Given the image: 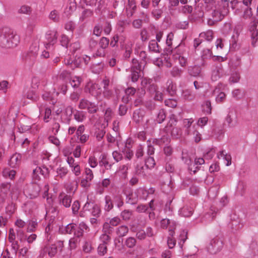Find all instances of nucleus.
Returning <instances> with one entry per match:
<instances>
[{
  "label": "nucleus",
  "instance_id": "nucleus-63",
  "mask_svg": "<svg viewBox=\"0 0 258 258\" xmlns=\"http://www.w3.org/2000/svg\"><path fill=\"white\" fill-rule=\"evenodd\" d=\"M76 27L75 23L72 21H69L65 24V29L73 32Z\"/></svg>",
  "mask_w": 258,
  "mask_h": 258
},
{
  "label": "nucleus",
  "instance_id": "nucleus-4",
  "mask_svg": "<svg viewBox=\"0 0 258 258\" xmlns=\"http://www.w3.org/2000/svg\"><path fill=\"white\" fill-rule=\"evenodd\" d=\"M46 41L45 46L46 49H50L57 42V32L55 31H48L45 35Z\"/></svg>",
  "mask_w": 258,
  "mask_h": 258
},
{
  "label": "nucleus",
  "instance_id": "nucleus-48",
  "mask_svg": "<svg viewBox=\"0 0 258 258\" xmlns=\"http://www.w3.org/2000/svg\"><path fill=\"white\" fill-rule=\"evenodd\" d=\"M147 91L149 92L151 95H154L158 90V87L156 84L154 83L153 81L149 84L148 87L146 89Z\"/></svg>",
  "mask_w": 258,
  "mask_h": 258
},
{
  "label": "nucleus",
  "instance_id": "nucleus-20",
  "mask_svg": "<svg viewBox=\"0 0 258 258\" xmlns=\"http://www.w3.org/2000/svg\"><path fill=\"white\" fill-rule=\"evenodd\" d=\"M168 83L169 84L167 89L166 91L169 93V94L172 96H174L176 94V91H177V87L175 83H173L172 82H168Z\"/></svg>",
  "mask_w": 258,
  "mask_h": 258
},
{
  "label": "nucleus",
  "instance_id": "nucleus-64",
  "mask_svg": "<svg viewBox=\"0 0 258 258\" xmlns=\"http://www.w3.org/2000/svg\"><path fill=\"white\" fill-rule=\"evenodd\" d=\"M250 247L253 250H256V252L254 251L255 254H258V239L253 240L250 244Z\"/></svg>",
  "mask_w": 258,
  "mask_h": 258
},
{
  "label": "nucleus",
  "instance_id": "nucleus-15",
  "mask_svg": "<svg viewBox=\"0 0 258 258\" xmlns=\"http://www.w3.org/2000/svg\"><path fill=\"white\" fill-rule=\"evenodd\" d=\"M182 96L184 99L191 101L196 98V95L189 89H185L182 91Z\"/></svg>",
  "mask_w": 258,
  "mask_h": 258
},
{
  "label": "nucleus",
  "instance_id": "nucleus-5",
  "mask_svg": "<svg viewBox=\"0 0 258 258\" xmlns=\"http://www.w3.org/2000/svg\"><path fill=\"white\" fill-rule=\"evenodd\" d=\"M229 0H217V6L225 15H227L229 13Z\"/></svg>",
  "mask_w": 258,
  "mask_h": 258
},
{
  "label": "nucleus",
  "instance_id": "nucleus-39",
  "mask_svg": "<svg viewBox=\"0 0 258 258\" xmlns=\"http://www.w3.org/2000/svg\"><path fill=\"white\" fill-rule=\"evenodd\" d=\"M49 18L54 22H59L60 19L59 13L55 10H53L50 12Z\"/></svg>",
  "mask_w": 258,
  "mask_h": 258
},
{
  "label": "nucleus",
  "instance_id": "nucleus-24",
  "mask_svg": "<svg viewBox=\"0 0 258 258\" xmlns=\"http://www.w3.org/2000/svg\"><path fill=\"white\" fill-rule=\"evenodd\" d=\"M100 159L101 160L99 161V163L101 166H104L107 170L110 169L111 168L112 164L109 163L106 155H101Z\"/></svg>",
  "mask_w": 258,
  "mask_h": 258
},
{
  "label": "nucleus",
  "instance_id": "nucleus-21",
  "mask_svg": "<svg viewBox=\"0 0 258 258\" xmlns=\"http://www.w3.org/2000/svg\"><path fill=\"white\" fill-rule=\"evenodd\" d=\"M82 81V79L81 77L79 76H74L71 78L70 79V83L71 86L74 88H79L81 83Z\"/></svg>",
  "mask_w": 258,
  "mask_h": 258
},
{
  "label": "nucleus",
  "instance_id": "nucleus-9",
  "mask_svg": "<svg viewBox=\"0 0 258 258\" xmlns=\"http://www.w3.org/2000/svg\"><path fill=\"white\" fill-rule=\"evenodd\" d=\"M249 31L251 33V44L255 47V43L258 40V30L256 29V25L253 24L250 26Z\"/></svg>",
  "mask_w": 258,
  "mask_h": 258
},
{
  "label": "nucleus",
  "instance_id": "nucleus-25",
  "mask_svg": "<svg viewBox=\"0 0 258 258\" xmlns=\"http://www.w3.org/2000/svg\"><path fill=\"white\" fill-rule=\"evenodd\" d=\"M166 117V111L164 109H161L157 115L156 121L158 123H162L165 120Z\"/></svg>",
  "mask_w": 258,
  "mask_h": 258
},
{
  "label": "nucleus",
  "instance_id": "nucleus-46",
  "mask_svg": "<svg viewBox=\"0 0 258 258\" xmlns=\"http://www.w3.org/2000/svg\"><path fill=\"white\" fill-rule=\"evenodd\" d=\"M200 36L205 37L206 40L210 41L213 38V32L212 30H209L206 32L201 33Z\"/></svg>",
  "mask_w": 258,
  "mask_h": 258
},
{
  "label": "nucleus",
  "instance_id": "nucleus-8",
  "mask_svg": "<svg viewBox=\"0 0 258 258\" xmlns=\"http://www.w3.org/2000/svg\"><path fill=\"white\" fill-rule=\"evenodd\" d=\"M188 73L190 76L194 77H202V69L199 66L195 65L194 66L189 67Z\"/></svg>",
  "mask_w": 258,
  "mask_h": 258
},
{
  "label": "nucleus",
  "instance_id": "nucleus-6",
  "mask_svg": "<svg viewBox=\"0 0 258 258\" xmlns=\"http://www.w3.org/2000/svg\"><path fill=\"white\" fill-rule=\"evenodd\" d=\"M211 11H212L211 16L215 22L221 21L225 17V15L220 10V9L217 7V6H216V8H214V10H212Z\"/></svg>",
  "mask_w": 258,
  "mask_h": 258
},
{
  "label": "nucleus",
  "instance_id": "nucleus-57",
  "mask_svg": "<svg viewBox=\"0 0 258 258\" xmlns=\"http://www.w3.org/2000/svg\"><path fill=\"white\" fill-rule=\"evenodd\" d=\"M175 59H178L179 63L181 67H185L186 64L187 58L185 56L179 55V56H173Z\"/></svg>",
  "mask_w": 258,
  "mask_h": 258
},
{
  "label": "nucleus",
  "instance_id": "nucleus-47",
  "mask_svg": "<svg viewBox=\"0 0 258 258\" xmlns=\"http://www.w3.org/2000/svg\"><path fill=\"white\" fill-rule=\"evenodd\" d=\"M132 215V212L129 210H124V211H122L120 214V216L122 219L125 221L129 220Z\"/></svg>",
  "mask_w": 258,
  "mask_h": 258
},
{
  "label": "nucleus",
  "instance_id": "nucleus-33",
  "mask_svg": "<svg viewBox=\"0 0 258 258\" xmlns=\"http://www.w3.org/2000/svg\"><path fill=\"white\" fill-rule=\"evenodd\" d=\"M137 240L135 238L130 237L126 239L124 242V245L128 248H132L135 246Z\"/></svg>",
  "mask_w": 258,
  "mask_h": 258
},
{
  "label": "nucleus",
  "instance_id": "nucleus-23",
  "mask_svg": "<svg viewBox=\"0 0 258 258\" xmlns=\"http://www.w3.org/2000/svg\"><path fill=\"white\" fill-rule=\"evenodd\" d=\"M138 202V198L135 195H134L132 191L129 192L126 194V202L131 205H135Z\"/></svg>",
  "mask_w": 258,
  "mask_h": 258
},
{
  "label": "nucleus",
  "instance_id": "nucleus-45",
  "mask_svg": "<svg viewBox=\"0 0 258 258\" xmlns=\"http://www.w3.org/2000/svg\"><path fill=\"white\" fill-rule=\"evenodd\" d=\"M33 48H34L33 49H32L30 51L29 54H28V56H27L26 58V61H28V59H29V57H30V56H32V61H34V58H35L36 55H37V51H38V47H37L36 46H35L34 47H30V49H32Z\"/></svg>",
  "mask_w": 258,
  "mask_h": 258
},
{
  "label": "nucleus",
  "instance_id": "nucleus-55",
  "mask_svg": "<svg viewBox=\"0 0 258 258\" xmlns=\"http://www.w3.org/2000/svg\"><path fill=\"white\" fill-rule=\"evenodd\" d=\"M15 206L13 204L11 203L9 204L6 207V212L7 214H8L10 216H11L12 214H13L15 211Z\"/></svg>",
  "mask_w": 258,
  "mask_h": 258
},
{
  "label": "nucleus",
  "instance_id": "nucleus-52",
  "mask_svg": "<svg viewBox=\"0 0 258 258\" xmlns=\"http://www.w3.org/2000/svg\"><path fill=\"white\" fill-rule=\"evenodd\" d=\"M100 212L101 210L99 206L95 204L92 208V215L95 217H98L100 216Z\"/></svg>",
  "mask_w": 258,
  "mask_h": 258
},
{
  "label": "nucleus",
  "instance_id": "nucleus-14",
  "mask_svg": "<svg viewBox=\"0 0 258 258\" xmlns=\"http://www.w3.org/2000/svg\"><path fill=\"white\" fill-rule=\"evenodd\" d=\"M144 117V112L140 109L136 110L133 113V118L136 123H139L141 122Z\"/></svg>",
  "mask_w": 258,
  "mask_h": 258
},
{
  "label": "nucleus",
  "instance_id": "nucleus-43",
  "mask_svg": "<svg viewBox=\"0 0 258 258\" xmlns=\"http://www.w3.org/2000/svg\"><path fill=\"white\" fill-rule=\"evenodd\" d=\"M113 202L116 205L118 208H120L123 205V202L121 196L116 195L113 197Z\"/></svg>",
  "mask_w": 258,
  "mask_h": 258
},
{
  "label": "nucleus",
  "instance_id": "nucleus-19",
  "mask_svg": "<svg viewBox=\"0 0 258 258\" xmlns=\"http://www.w3.org/2000/svg\"><path fill=\"white\" fill-rule=\"evenodd\" d=\"M148 169L146 165H137L136 167V173L139 176L145 177L146 176V171Z\"/></svg>",
  "mask_w": 258,
  "mask_h": 258
},
{
  "label": "nucleus",
  "instance_id": "nucleus-50",
  "mask_svg": "<svg viewBox=\"0 0 258 258\" xmlns=\"http://www.w3.org/2000/svg\"><path fill=\"white\" fill-rule=\"evenodd\" d=\"M155 165V161L152 157L150 156L145 160V165L148 169L154 167Z\"/></svg>",
  "mask_w": 258,
  "mask_h": 258
},
{
  "label": "nucleus",
  "instance_id": "nucleus-49",
  "mask_svg": "<svg viewBox=\"0 0 258 258\" xmlns=\"http://www.w3.org/2000/svg\"><path fill=\"white\" fill-rule=\"evenodd\" d=\"M76 227L77 225L76 224L73 223H70L65 227L64 230L66 231V233L68 234H71L74 232V231L76 229Z\"/></svg>",
  "mask_w": 258,
  "mask_h": 258
},
{
  "label": "nucleus",
  "instance_id": "nucleus-3",
  "mask_svg": "<svg viewBox=\"0 0 258 258\" xmlns=\"http://www.w3.org/2000/svg\"><path fill=\"white\" fill-rule=\"evenodd\" d=\"M223 241L219 237L216 236L211 239L207 248L209 252L216 254L219 252L223 247Z\"/></svg>",
  "mask_w": 258,
  "mask_h": 258
},
{
  "label": "nucleus",
  "instance_id": "nucleus-10",
  "mask_svg": "<svg viewBox=\"0 0 258 258\" xmlns=\"http://www.w3.org/2000/svg\"><path fill=\"white\" fill-rule=\"evenodd\" d=\"M60 202L66 208L70 207L72 202V199L70 196L61 193L58 196Z\"/></svg>",
  "mask_w": 258,
  "mask_h": 258
},
{
  "label": "nucleus",
  "instance_id": "nucleus-60",
  "mask_svg": "<svg viewBox=\"0 0 258 258\" xmlns=\"http://www.w3.org/2000/svg\"><path fill=\"white\" fill-rule=\"evenodd\" d=\"M136 89L134 87H128L125 90V94L127 96L126 97V102L129 101L128 96L134 95L136 93Z\"/></svg>",
  "mask_w": 258,
  "mask_h": 258
},
{
  "label": "nucleus",
  "instance_id": "nucleus-62",
  "mask_svg": "<svg viewBox=\"0 0 258 258\" xmlns=\"http://www.w3.org/2000/svg\"><path fill=\"white\" fill-rule=\"evenodd\" d=\"M110 224L107 222L104 223L103 226V231L104 233L111 234L112 232L113 227L110 226Z\"/></svg>",
  "mask_w": 258,
  "mask_h": 258
},
{
  "label": "nucleus",
  "instance_id": "nucleus-7",
  "mask_svg": "<svg viewBox=\"0 0 258 258\" xmlns=\"http://www.w3.org/2000/svg\"><path fill=\"white\" fill-rule=\"evenodd\" d=\"M171 139L170 136L168 134L162 136L160 138L154 139L153 144L161 146L164 144L165 146L168 145L170 142Z\"/></svg>",
  "mask_w": 258,
  "mask_h": 258
},
{
  "label": "nucleus",
  "instance_id": "nucleus-58",
  "mask_svg": "<svg viewBox=\"0 0 258 258\" xmlns=\"http://www.w3.org/2000/svg\"><path fill=\"white\" fill-rule=\"evenodd\" d=\"M57 252V250L54 244H51L50 246H48V255L50 257L54 256Z\"/></svg>",
  "mask_w": 258,
  "mask_h": 258
},
{
  "label": "nucleus",
  "instance_id": "nucleus-31",
  "mask_svg": "<svg viewBox=\"0 0 258 258\" xmlns=\"http://www.w3.org/2000/svg\"><path fill=\"white\" fill-rule=\"evenodd\" d=\"M3 175L6 177H9L11 179H13L16 174V171L14 170L10 169V168H5L3 172Z\"/></svg>",
  "mask_w": 258,
  "mask_h": 258
},
{
  "label": "nucleus",
  "instance_id": "nucleus-34",
  "mask_svg": "<svg viewBox=\"0 0 258 258\" xmlns=\"http://www.w3.org/2000/svg\"><path fill=\"white\" fill-rule=\"evenodd\" d=\"M88 112L89 113L93 114L97 112L98 110V107L97 104H96L94 102H90L87 108Z\"/></svg>",
  "mask_w": 258,
  "mask_h": 258
},
{
  "label": "nucleus",
  "instance_id": "nucleus-30",
  "mask_svg": "<svg viewBox=\"0 0 258 258\" xmlns=\"http://www.w3.org/2000/svg\"><path fill=\"white\" fill-rule=\"evenodd\" d=\"M109 42V39L108 38L102 37L100 38L98 43L100 48L102 49H106L108 47Z\"/></svg>",
  "mask_w": 258,
  "mask_h": 258
},
{
  "label": "nucleus",
  "instance_id": "nucleus-61",
  "mask_svg": "<svg viewBox=\"0 0 258 258\" xmlns=\"http://www.w3.org/2000/svg\"><path fill=\"white\" fill-rule=\"evenodd\" d=\"M68 170L67 168L60 167L57 169L56 172L57 176H59L60 178H63L67 174Z\"/></svg>",
  "mask_w": 258,
  "mask_h": 258
},
{
  "label": "nucleus",
  "instance_id": "nucleus-26",
  "mask_svg": "<svg viewBox=\"0 0 258 258\" xmlns=\"http://www.w3.org/2000/svg\"><path fill=\"white\" fill-rule=\"evenodd\" d=\"M187 232L185 230H183L180 232L178 237V244L181 248H182L183 244L187 238Z\"/></svg>",
  "mask_w": 258,
  "mask_h": 258
},
{
  "label": "nucleus",
  "instance_id": "nucleus-28",
  "mask_svg": "<svg viewBox=\"0 0 258 258\" xmlns=\"http://www.w3.org/2000/svg\"><path fill=\"white\" fill-rule=\"evenodd\" d=\"M105 205L104 207V209L106 211H109L113 208V204L112 201L111 199V197L106 196L105 198Z\"/></svg>",
  "mask_w": 258,
  "mask_h": 258
},
{
  "label": "nucleus",
  "instance_id": "nucleus-56",
  "mask_svg": "<svg viewBox=\"0 0 258 258\" xmlns=\"http://www.w3.org/2000/svg\"><path fill=\"white\" fill-rule=\"evenodd\" d=\"M98 41L91 37L89 40V47L90 50H93L96 49L98 45Z\"/></svg>",
  "mask_w": 258,
  "mask_h": 258
},
{
  "label": "nucleus",
  "instance_id": "nucleus-32",
  "mask_svg": "<svg viewBox=\"0 0 258 258\" xmlns=\"http://www.w3.org/2000/svg\"><path fill=\"white\" fill-rule=\"evenodd\" d=\"M128 227L125 225H121L118 228L117 233L119 237H123L128 233Z\"/></svg>",
  "mask_w": 258,
  "mask_h": 258
},
{
  "label": "nucleus",
  "instance_id": "nucleus-41",
  "mask_svg": "<svg viewBox=\"0 0 258 258\" xmlns=\"http://www.w3.org/2000/svg\"><path fill=\"white\" fill-rule=\"evenodd\" d=\"M70 43L69 38L65 34H62L61 36L60 39V43L61 46L68 48Z\"/></svg>",
  "mask_w": 258,
  "mask_h": 258
},
{
  "label": "nucleus",
  "instance_id": "nucleus-59",
  "mask_svg": "<svg viewBox=\"0 0 258 258\" xmlns=\"http://www.w3.org/2000/svg\"><path fill=\"white\" fill-rule=\"evenodd\" d=\"M214 135L219 140H220L223 137L224 131L220 128H216L214 131Z\"/></svg>",
  "mask_w": 258,
  "mask_h": 258
},
{
  "label": "nucleus",
  "instance_id": "nucleus-22",
  "mask_svg": "<svg viewBox=\"0 0 258 258\" xmlns=\"http://www.w3.org/2000/svg\"><path fill=\"white\" fill-rule=\"evenodd\" d=\"M24 97L32 100L33 101H36L38 100V97L35 92L31 89H29L27 92L24 93Z\"/></svg>",
  "mask_w": 258,
  "mask_h": 258
},
{
  "label": "nucleus",
  "instance_id": "nucleus-17",
  "mask_svg": "<svg viewBox=\"0 0 258 258\" xmlns=\"http://www.w3.org/2000/svg\"><path fill=\"white\" fill-rule=\"evenodd\" d=\"M149 51L154 52H160L161 48L155 40H151L149 43Z\"/></svg>",
  "mask_w": 258,
  "mask_h": 258
},
{
  "label": "nucleus",
  "instance_id": "nucleus-18",
  "mask_svg": "<svg viewBox=\"0 0 258 258\" xmlns=\"http://www.w3.org/2000/svg\"><path fill=\"white\" fill-rule=\"evenodd\" d=\"M85 2L87 5L90 6H95L97 5V9L101 10L104 5V0H85Z\"/></svg>",
  "mask_w": 258,
  "mask_h": 258
},
{
  "label": "nucleus",
  "instance_id": "nucleus-51",
  "mask_svg": "<svg viewBox=\"0 0 258 258\" xmlns=\"http://www.w3.org/2000/svg\"><path fill=\"white\" fill-rule=\"evenodd\" d=\"M173 199V197L170 196L168 200L167 201L164 207V211L166 213L168 212L169 214H170L172 212V207H171V204Z\"/></svg>",
  "mask_w": 258,
  "mask_h": 258
},
{
  "label": "nucleus",
  "instance_id": "nucleus-2",
  "mask_svg": "<svg viewBox=\"0 0 258 258\" xmlns=\"http://www.w3.org/2000/svg\"><path fill=\"white\" fill-rule=\"evenodd\" d=\"M41 190V187L38 184L31 183L27 184L24 189V194L30 199H34L37 198Z\"/></svg>",
  "mask_w": 258,
  "mask_h": 258
},
{
  "label": "nucleus",
  "instance_id": "nucleus-16",
  "mask_svg": "<svg viewBox=\"0 0 258 258\" xmlns=\"http://www.w3.org/2000/svg\"><path fill=\"white\" fill-rule=\"evenodd\" d=\"M205 3V9L206 12H211L217 6V0H203Z\"/></svg>",
  "mask_w": 258,
  "mask_h": 258
},
{
  "label": "nucleus",
  "instance_id": "nucleus-35",
  "mask_svg": "<svg viewBox=\"0 0 258 258\" xmlns=\"http://www.w3.org/2000/svg\"><path fill=\"white\" fill-rule=\"evenodd\" d=\"M235 118H236L235 111L233 110H230L226 118V121L227 122L229 126H231V123Z\"/></svg>",
  "mask_w": 258,
  "mask_h": 258
},
{
  "label": "nucleus",
  "instance_id": "nucleus-38",
  "mask_svg": "<svg viewBox=\"0 0 258 258\" xmlns=\"http://www.w3.org/2000/svg\"><path fill=\"white\" fill-rule=\"evenodd\" d=\"M223 157L224 159H225L227 163L226 165L227 166H229L231 164V157L230 154H225L224 151H222L220 152V154L218 155V157L219 158L220 157Z\"/></svg>",
  "mask_w": 258,
  "mask_h": 258
},
{
  "label": "nucleus",
  "instance_id": "nucleus-44",
  "mask_svg": "<svg viewBox=\"0 0 258 258\" xmlns=\"http://www.w3.org/2000/svg\"><path fill=\"white\" fill-rule=\"evenodd\" d=\"M31 8L30 7L27 5H23L21 7L20 9L18 10V13L19 14H30L31 13Z\"/></svg>",
  "mask_w": 258,
  "mask_h": 258
},
{
  "label": "nucleus",
  "instance_id": "nucleus-54",
  "mask_svg": "<svg viewBox=\"0 0 258 258\" xmlns=\"http://www.w3.org/2000/svg\"><path fill=\"white\" fill-rule=\"evenodd\" d=\"M171 136L175 138H179L181 135V130L178 127H173L171 131Z\"/></svg>",
  "mask_w": 258,
  "mask_h": 258
},
{
  "label": "nucleus",
  "instance_id": "nucleus-37",
  "mask_svg": "<svg viewBox=\"0 0 258 258\" xmlns=\"http://www.w3.org/2000/svg\"><path fill=\"white\" fill-rule=\"evenodd\" d=\"M185 48L183 44H179L174 48V51L176 53V56L183 55L185 52Z\"/></svg>",
  "mask_w": 258,
  "mask_h": 258
},
{
  "label": "nucleus",
  "instance_id": "nucleus-12",
  "mask_svg": "<svg viewBox=\"0 0 258 258\" xmlns=\"http://www.w3.org/2000/svg\"><path fill=\"white\" fill-rule=\"evenodd\" d=\"M238 34L233 35L230 40V50L231 51H236L239 49L240 47L239 44L237 43Z\"/></svg>",
  "mask_w": 258,
  "mask_h": 258
},
{
  "label": "nucleus",
  "instance_id": "nucleus-11",
  "mask_svg": "<svg viewBox=\"0 0 258 258\" xmlns=\"http://www.w3.org/2000/svg\"><path fill=\"white\" fill-rule=\"evenodd\" d=\"M212 51L210 49H204L202 52L201 54V59L202 60L201 66H205L206 64V60L211 58L212 57Z\"/></svg>",
  "mask_w": 258,
  "mask_h": 258
},
{
  "label": "nucleus",
  "instance_id": "nucleus-27",
  "mask_svg": "<svg viewBox=\"0 0 258 258\" xmlns=\"http://www.w3.org/2000/svg\"><path fill=\"white\" fill-rule=\"evenodd\" d=\"M203 111L207 114H210L212 113L211 102L210 100H206L202 105Z\"/></svg>",
  "mask_w": 258,
  "mask_h": 258
},
{
  "label": "nucleus",
  "instance_id": "nucleus-29",
  "mask_svg": "<svg viewBox=\"0 0 258 258\" xmlns=\"http://www.w3.org/2000/svg\"><path fill=\"white\" fill-rule=\"evenodd\" d=\"M175 225V222L174 221L170 220L168 219H164L161 221V226L164 229L167 228H171V225Z\"/></svg>",
  "mask_w": 258,
  "mask_h": 258
},
{
  "label": "nucleus",
  "instance_id": "nucleus-42",
  "mask_svg": "<svg viewBox=\"0 0 258 258\" xmlns=\"http://www.w3.org/2000/svg\"><path fill=\"white\" fill-rule=\"evenodd\" d=\"M182 73V71L177 67L172 68L170 72L171 75L173 77H180Z\"/></svg>",
  "mask_w": 258,
  "mask_h": 258
},
{
  "label": "nucleus",
  "instance_id": "nucleus-36",
  "mask_svg": "<svg viewBox=\"0 0 258 258\" xmlns=\"http://www.w3.org/2000/svg\"><path fill=\"white\" fill-rule=\"evenodd\" d=\"M11 187V184L9 183H3L1 186V192L4 195H6L7 196V194L9 192Z\"/></svg>",
  "mask_w": 258,
  "mask_h": 258
},
{
  "label": "nucleus",
  "instance_id": "nucleus-13",
  "mask_svg": "<svg viewBox=\"0 0 258 258\" xmlns=\"http://www.w3.org/2000/svg\"><path fill=\"white\" fill-rule=\"evenodd\" d=\"M38 22L37 18L31 17L28 19L27 21V31L29 33H32L34 28L36 26Z\"/></svg>",
  "mask_w": 258,
  "mask_h": 258
},
{
  "label": "nucleus",
  "instance_id": "nucleus-53",
  "mask_svg": "<svg viewBox=\"0 0 258 258\" xmlns=\"http://www.w3.org/2000/svg\"><path fill=\"white\" fill-rule=\"evenodd\" d=\"M164 103L165 105L172 108L176 107L177 104V101L174 99H166L165 100Z\"/></svg>",
  "mask_w": 258,
  "mask_h": 258
},
{
  "label": "nucleus",
  "instance_id": "nucleus-1",
  "mask_svg": "<svg viewBox=\"0 0 258 258\" xmlns=\"http://www.w3.org/2000/svg\"><path fill=\"white\" fill-rule=\"evenodd\" d=\"M19 42V37L14 30L5 27L0 29V46L6 48L16 47Z\"/></svg>",
  "mask_w": 258,
  "mask_h": 258
},
{
  "label": "nucleus",
  "instance_id": "nucleus-40",
  "mask_svg": "<svg viewBox=\"0 0 258 258\" xmlns=\"http://www.w3.org/2000/svg\"><path fill=\"white\" fill-rule=\"evenodd\" d=\"M97 251L99 255H104L107 251V245L104 243H100L98 247Z\"/></svg>",
  "mask_w": 258,
  "mask_h": 258
}]
</instances>
